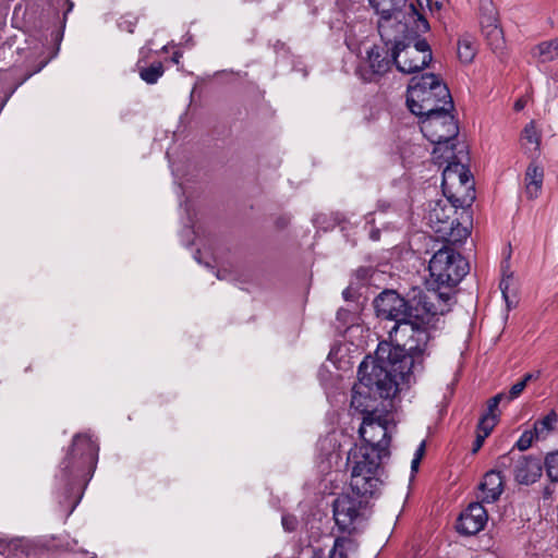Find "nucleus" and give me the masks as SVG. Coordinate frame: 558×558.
Instances as JSON below:
<instances>
[{"mask_svg": "<svg viewBox=\"0 0 558 558\" xmlns=\"http://www.w3.org/2000/svg\"><path fill=\"white\" fill-rule=\"evenodd\" d=\"M478 496L482 502H495L504 492V478L500 472L489 471L484 475L478 487Z\"/></svg>", "mask_w": 558, "mask_h": 558, "instance_id": "f3484780", "label": "nucleus"}, {"mask_svg": "<svg viewBox=\"0 0 558 558\" xmlns=\"http://www.w3.org/2000/svg\"><path fill=\"white\" fill-rule=\"evenodd\" d=\"M349 461L352 463L350 481L352 494L367 499L381 485L379 465L383 459L372 457L368 449H356L349 453Z\"/></svg>", "mask_w": 558, "mask_h": 558, "instance_id": "1a4fd4ad", "label": "nucleus"}, {"mask_svg": "<svg viewBox=\"0 0 558 558\" xmlns=\"http://www.w3.org/2000/svg\"><path fill=\"white\" fill-rule=\"evenodd\" d=\"M421 463L420 459L413 458L411 462V471L416 472L418 470V465Z\"/></svg>", "mask_w": 558, "mask_h": 558, "instance_id": "4c0bfd02", "label": "nucleus"}, {"mask_svg": "<svg viewBox=\"0 0 558 558\" xmlns=\"http://www.w3.org/2000/svg\"><path fill=\"white\" fill-rule=\"evenodd\" d=\"M367 506V499L356 495H341L333 502V517L336 524L343 532L355 529L356 520Z\"/></svg>", "mask_w": 558, "mask_h": 558, "instance_id": "f8f14e48", "label": "nucleus"}, {"mask_svg": "<svg viewBox=\"0 0 558 558\" xmlns=\"http://www.w3.org/2000/svg\"><path fill=\"white\" fill-rule=\"evenodd\" d=\"M430 278L438 287H453L468 274V262L453 248L438 250L429 260Z\"/></svg>", "mask_w": 558, "mask_h": 558, "instance_id": "9d476101", "label": "nucleus"}, {"mask_svg": "<svg viewBox=\"0 0 558 558\" xmlns=\"http://www.w3.org/2000/svg\"><path fill=\"white\" fill-rule=\"evenodd\" d=\"M482 34L485 37L487 45L494 50H499L504 46V33L498 25L496 12L493 8L487 10L480 20Z\"/></svg>", "mask_w": 558, "mask_h": 558, "instance_id": "dca6fc26", "label": "nucleus"}, {"mask_svg": "<svg viewBox=\"0 0 558 558\" xmlns=\"http://www.w3.org/2000/svg\"><path fill=\"white\" fill-rule=\"evenodd\" d=\"M442 193L445 199L429 204L426 220L430 229L442 240L458 241L466 238L465 228L459 229L454 218L458 208L470 207L475 199L474 180L462 162H450L442 171Z\"/></svg>", "mask_w": 558, "mask_h": 558, "instance_id": "7ed1b4c3", "label": "nucleus"}, {"mask_svg": "<svg viewBox=\"0 0 558 558\" xmlns=\"http://www.w3.org/2000/svg\"><path fill=\"white\" fill-rule=\"evenodd\" d=\"M37 550L38 546L31 539H0V555L7 556V558H28L36 555Z\"/></svg>", "mask_w": 558, "mask_h": 558, "instance_id": "a211bd4d", "label": "nucleus"}, {"mask_svg": "<svg viewBox=\"0 0 558 558\" xmlns=\"http://www.w3.org/2000/svg\"><path fill=\"white\" fill-rule=\"evenodd\" d=\"M535 440L536 436L533 434V430H525L518 439L517 447L519 448V450L524 451L529 449Z\"/></svg>", "mask_w": 558, "mask_h": 558, "instance_id": "c756f323", "label": "nucleus"}, {"mask_svg": "<svg viewBox=\"0 0 558 558\" xmlns=\"http://www.w3.org/2000/svg\"><path fill=\"white\" fill-rule=\"evenodd\" d=\"M371 7L379 16L377 26L381 40L392 39L395 29L407 31V23L416 25V31L427 32L429 24L413 3L407 5V0H369Z\"/></svg>", "mask_w": 558, "mask_h": 558, "instance_id": "423d86ee", "label": "nucleus"}, {"mask_svg": "<svg viewBox=\"0 0 558 558\" xmlns=\"http://www.w3.org/2000/svg\"><path fill=\"white\" fill-rule=\"evenodd\" d=\"M367 57L359 69L364 81L372 82L376 76L387 73L393 63L392 57H388V50L374 46L366 51Z\"/></svg>", "mask_w": 558, "mask_h": 558, "instance_id": "ddd939ff", "label": "nucleus"}, {"mask_svg": "<svg viewBox=\"0 0 558 558\" xmlns=\"http://www.w3.org/2000/svg\"><path fill=\"white\" fill-rule=\"evenodd\" d=\"M399 350L387 344H378L375 356H366L359 366V384L353 387L351 407L363 416L377 415L380 411L375 407L376 396L389 398L401 383L409 384L411 377L422 369H410L408 373L397 369L392 356H398Z\"/></svg>", "mask_w": 558, "mask_h": 558, "instance_id": "f03ea898", "label": "nucleus"}, {"mask_svg": "<svg viewBox=\"0 0 558 558\" xmlns=\"http://www.w3.org/2000/svg\"><path fill=\"white\" fill-rule=\"evenodd\" d=\"M506 399V392H500L495 397L490 398L487 402V412L492 414H497L498 404Z\"/></svg>", "mask_w": 558, "mask_h": 558, "instance_id": "7c9ffc66", "label": "nucleus"}, {"mask_svg": "<svg viewBox=\"0 0 558 558\" xmlns=\"http://www.w3.org/2000/svg\"><path fill=\"white\" fill-rule=\"evenodd\" d=\"M525 101L523 99H519L514 102V110L520 111L524 108Z\"/></svg>", "mask_w": 558, "mask_h": 558, "instance_id": "58836bf2", "label": "nucleus"}, {"mask_svg": "<svg viewBox=\"0 0 558 558\" xmlns=\"http://www.w3.org/2000/svg\"><path fill=\"white\" fill-rule=\"evenodd\" d=\"M452 108H444L423 114L421 132L435 145L433 158L439 166L444 162H461L454 153V141L459 129L451 114Z\"/></svg>", "mask_w": 558, "mask_h": 558, "instance_id": "20e7f679", "label": "nucleus"}, {"mask_svg": "<svg viewBox=\"0 0 558 558\" xmlns=\"http://www.w3.org/2000/svg\"><path fill=\"white\" fill-rule=\"evenodd\" d=\"M407 23V31L397 32L390 40H383L386 47L391 45V57L397 69L402 73H414L423 70L432 60L429 45L424 39H416V25L410 28Z\"/></svg>", "mask_w": 558, "mask_h": 558, "instance_id": "0eeeda50", "label": "nucleus"}, {"mask_svg": "<svg viewBox=\"0 0 558 558\" xmlns=\"http://www.w3.org/2000/svg\"><path fill=\"white\" fill-rule=\"evenodd\" d=\"M538 378V373L536 374H533V373H527L524 375V377L515 383L514 385L511 386V388L509 389V392L506 393V400L507 401H512L514 399H517L521 393L522 391L525 389L527 383L532 379H536Z\"/></svg>", "mask_w": 558, "mask_h": 558, "instance_id": "a878e982", "label": "nucleus"}, {"mask_svg": "<svg viewBox=\"0 0 558 558\" xmlns=\"http://www.w3.org/2000/svg\"><path fill=\"white\" fill-rule=\"evenodd\" d=\"M487 436L477 432L476 439L474 441L473 452H476L484 444Z\"/></svg>", "mask_w": 558, "mask_h": 558, "instance_id": "72a5a7b5", "label": "nucleus"}, {"mask_svg": "<svg viewBox=\"0 0 558 558\" xmlns=\"http://www.w3.org/2000/svg\"><path fill=\"white\" fill-rule=\"evenodd\" d=\"M557 421L558 416L554 411L549 412L542 420L536 421L532 428L533 434L536 436V440L546 439L548 435L554 430Z\"/></svg>", "mask_w": 558, "mask_h": 558, "instance_id": "4be33fe9", "label": "nucleus"}, {"mask_svg": "<svg viewBox=\"0 0 558 558\" xmlns=\"http://www.w3.org/2000/svg\"><path fill=\"white\" fill-rule=\"evenodd\" d=\"M162 74H163V66H162L161 62L153 63L150 66L140 70L141 78L148 84L156 83Z\"/></svg>", "mask_w": 558, "mask_h": 558, "instance_id": "393cba45", "label": "nucleus"}, {"mask_svg": "<svg viewBox=\"0 0 558 558\" xmlns=\"http://www.w3.org/2000/svg\"><path fill=\"white\" fill-rule=\"evenodd\" d=\"M391 416L388 412L363 416L359 433L365 441L359 449H368L372 457L385 459L389 457Z\"/></svg>", "mask_w": 558, "mask_h": 558, "instance_id": "9b49d317", "label": "nucleus"}, {"mask_svg": "<svg viewBox=\"0 0 558 558\" xmlns=\"http://www.w3.org/2000/svg\"><path fill=\"white\" fill-rule=\"evenodd\" d=\"M424 453H425V441H422L420 444V446L417 447L413 458L422 460Z\"/></svg>", "mask_w": 558, "mask_h": 558, "instance_id": "f704fd0d", "label": "nucleus"}, {"mask_svg": "<svg viewBox=\"0 0 558 558\" xmlns=\"http://www.w3.org/2000/svg\"><path fill=\"white\" fill-rule=\"evenodd\" d=\"M476 40L472 35L464 34L458 40V58L463 63H471L476 56Z\"/></svg>", "mask_w": 558, "mask_h": 558, "instance_id": "412c9836", "label": "nucleus"}, {"mask_svg": "<svg viewBox=\"0 0 558 558\" xmlns=\"http://www.w3.org/2000/svg\"><path fill=\"white\" fill-rule=\"evenodd\" d=\"M487 511L481 502H472L460 514L457 529L461 534L474 535L487 523Z\"/></svg>", "mask_w": 558, "mask_h": 558, "instance_id": "4468645a", "label": "nucleus"}, {"mask_svg": "<svg viewBox=\"0 0 558 558\" xmlns=\"http://www.w3.org/2000/svg\"><path fill=\"white\" fill-rule=\"evenodd\" d=\"M545 470L553 482H558V450L550 452L545 458Z\"/></svg>", "mask_w": 558, "mask_h": 558, "instance_id": "bb28decb", "label": "nucleus"}, {"mask_svg": "<svg viewBox=\"0 0 558 558\" xmlns=\"http://www.w3.org/2000/svg\"><path fill=\"white\" fill-rule=\"evenodd\" d=\"M371 238H372L373 240H378V231H372V233H371Z\"/></svg>", "mask_w": 558, "mask_h": 558, "instance_id": "79ce46f5", "label": "nucleus"}, {"mask_svg": "<svg viewBox=\"0 0 558 558\" xmlns=\"http://www.w3.org/2000/svg\"><path fill=\"white\" fill-rule=\"evenodd\" d=\"M98 450V445L87 434H78L73 438L71 451L60 463L57 474V481L63 486L66 496L78 487L85 474L92 477Z\"/></svg>", "mask_w": 558, "mask_h": 558, "instance_id": "39448f33", "label": "nucleus"}, {"mask_svg": "<svg viewBox=\"0 0 558 558\" xmlns=\"http://www.w3.org/2000/svg\"><path fill=\"white\" fill-rule=\"evenodd\" d=\"M120 28L121 29H125L128 31L129 33H132L133 32V27H134V24L131 23V22H121L119 24Z\"/></svg>", "mask_w": 558, "mask_h": 558, "instance_id": "c9c22d12", "label": "nucleus"}, {"mask_svg": "<svg viewBox=\"0 0 558 558\" xmlns=\"http://www.w3.org/2000/svg\"><path fill=\"white\" fill-rule=\"evenodd\" d=\"M181 57L182 54L180 52H174V54L172 56V61L178 64L180 62Z\"/></svg>", "mask_w": 558, "mask_h": 558, "instance_id": "a19ab883", "label": "nucleus"}, {"mask_svg": "<svg viewBox=\"0 0 558 558\" xmlns=\"http://www.w3.org/2000/svg\"><path fill=\"white\" fill-rule=\"evenodd\" d=\"M512 283H513L512 274L504 275V277H502V279L500 280V283H499V288H500V291L502 293V298H504V300L507 303L508 310H510V307L515 304V301L510 299V292H511Z\"/></svg>", "mask_w": 558, "mask_h": 558, "instance_id": "c85d7f7f", "label": "nucleus"}, {"mask_svg": "<svg viewBox=\"0 0 558 558\" xmlns=\"http://www.w3.org/2000/svg\"><path fill=\"white\" fill-rule=\"evenodd\" d=\"M417 2H418V4H420V7L422 8V7H423V4H422V0H417Z\"/></svg>", "mask_w": 558, "mask_h": 558, "instance_id": "c03bdc74", "label": "nucleus"}, {"mask_svg": "<svg viewBox=\"0 0 558 558\" xmlns=\"http://www.w3.org/2000/svg\"><path fill=\"white\" fill-rule=\"evenodd\" d=\"M542 462L533 457L520 456L513 465L514 478L520 484L535 483L542 475Z\"/></svg>", "mask_w": 558, "mask_h": 558, "instance_id": "2eb2a0df", "label": "nucleus"}, {"mask_svg": "<svg viewBox=\"0 0 558 558\" xmlns=\"http://www.w3.org/2000/svg\"><path fill=\"white\" fill-rule=\"evenodd\" d=\"M498 422V414L485 413L477 425V432L488 436Z\"/></svg>", "mask_w": 558, "mask_h": 558, "instance_id": "cd10ccee", "label": "nucleus"}, {"mask_svg": "<svg viewBox=\"0 0 558 558\" xmlns=\"http://www.w3.org/2000/svg\"><path fill=\"white\" fill-rule=\"evenodd\" d=\"M80 499H81V496H78V498L71 505L68 515L74 511L75 507L80 502Z\"/></svg>", "mask_w": 558, "mask_h": 558, "instance_id": "ea45409f", "label": "nucleus"}, {"mask_svg": "<svg viewBox=\"0 0 558 558\" xmlns=\"http://www.w3.org/2000/svg\"><path fill=\"white\" fill-rule=\"evenodd\" d=\"M343 296H344L345 299H348V296H349L348 290L343 291Z\"/></svg>", "mask_w": 558, "mask_h": 558, "instance_id": "37998d69", "label": "nucleus"}, {"mask_svg": "<svg viewBox=\"0 0 558 558\" xmlns=\"http://www.w3.org/2000/svg\"><path fill=\"white\" fill-rule=\"evenodd\" d=\"M329 558H347L342 545L336 542L333 548L330 551Z\"/></svg>", "mask_w": 558, "mask_h": 558, "instance_id": "473e14b6", "label": "nucleus"}, {"mask_svg": "<svg viewBox=\"0 0 558 558\" xmlns=\"http://www.w3.org/2000/svg\"><path fill=\"white\" fill-rule=\"evenodd\" d=\"M281 523L286 531L291 532L295 530L298 521L295 517L284 514L282 515Z\"/></svg>", "mask_w": 558, "mask_h": 558, "instance_id": "2f4dec72", "label": "nucleus"}, {"mask_svg": "<svg viewBox=\"0 0 558 558\" xmlns=\"http://www.w3.org/2000/svg\"><path fill=\"white\" fill-rule=\"evenodd\" d=\"M407 104L410 111L417 117L440 108H453L447 85L435 74H423L411 80Z\"/></svg>", "mask_w": 558, "mask_h": 558, "instance_id": "6e6552de", "label": "nucleus"}, {"mask_svg": "<svg viewBox=\"0 0 558 558\" xmlns=\"http://www.w3.org/2000/svg\"><path fill=\"white\" fill-rule=\"evenodd\" d=\"M522 144L523 146L530 150L535 151L538 149L539 146V134L534 125L533 122L529 123L523 132H522Z\"/></svg>", "mask_w": 558, "mask_h": 558, "instance_id": "5701e85b", "label": "nucleus"}, {"mask_svg": "<svg viewBox=\"0 0 558 558\" xmlns=\"http://www.w3.org/2000/svg\"><path fill=\"white\" fill-rule=\"evenodd\" d=\"M426 155L425 149L420 145H408L401 150V158L407 167L415 165L416 160L424 158Z\"/></svg>", "mask_w": 558, "mask_h": 558, "instance_id": "b1692460", "label": "nucleus"}, {"mask_svg": "<svg viewBox=\"0 0 558 558\" xmlns=\"http://www.w3.org/2000/svg\"><path fill=\"white\" fill-rule=\"evenodd\" d=\"M530 54L534 61L541 64L551 63L558 60V35L538 41L531 47Z\"/></svg>", "mask_w": 558, "mask_h": 558, "instance_id": "6ab92c4d", "label": "nucleus"}, {"mask_svg": "<svg viewBox=\"0 0 558 558\" xmlns=\"http://www.w3.org/2000/svg\"><path fill=\"white\" fill-rule=\"evenodd\" d=\"M544 170L542 167L530 163L524 175V193L529 199H536L543 189Z\"/></svg>", "mask_w": 558, "mask_h": 558, "instance_id": "aec40b11", "label": "nucleus"}, {"mask_svg": "<svg viewBox=\"0 0 558 558\" xmlns=\"http://www.w3.org/2000/svg\"><path fill=\"white\" fill-rule=\"evenodd\" d=\"M217 278L220 279V280H227V279H229V272L226 269L218 270L217 271Z\"/></svg>", "mask_w": 558, "mask_h": 558, "instance_id": "e433bc0d", "label": "nucleus"}, {"mask_svg": "<svg viewBox=\"0 0 558 558\" xmlns=\"http://www.w3.org/2000/svg\"><path fill=\"white\" fill-rule=\"evenodd\" d=\"M450 295L435 289L420 292L411 303L396 291L386 290L374 301L378 318L392 323L388 329L389 342L381 341L399 350L392 356L397 369L408 373L410 369L424 368V361L429 355L432 330L436 327L438 315L449 311Z\"/></svg>", "mask_w": 558, "mask_h": 558, "instance_id": "f257e3e1", "label": "nucleus"}]
</instances>
